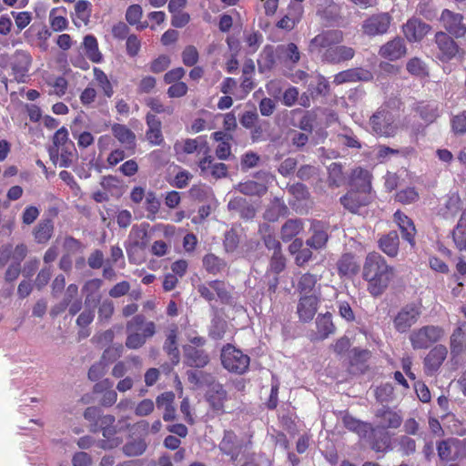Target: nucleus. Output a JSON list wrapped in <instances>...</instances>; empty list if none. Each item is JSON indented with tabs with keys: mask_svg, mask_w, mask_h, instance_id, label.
<instances>
[{
	"mask_svg": "<svg viewBox=\"0 0 466 466\" xmlns=\"http://www.w3.org/2000/svg\"><path fill=\"white\" fill-rule=\"evenodd\" d=\"M276 54L278 60L286 66H294L300 59L299 47L294 43L278 46Z\"/></svg>",
	"mask_w": 466,
	"mask_h": 466,
	"instance_id": "19",
	"label": "nucleus"
},
{
	"mask_svg": "<svg viewBox=\"0 0 466 466\" xmlns=\"http://www.w3.org/2000/svg\"><path fill=\"white\" fill-rule=\"evenodd\" d=\"M50 86V94H55L57 96H62L65 95L66 90L67 88V81L66 78L59 76L49 82Z\"/></svg>",
	"mask_w": 466,
	"mask_h": 466,
	"instance_id": "59",
	"label": "nucleus"
},
{
	"mask_svg": "<svg viewBox=\"0 0 466 466\" xmlns=\"http://www.w3.org/2000/svg\"><path fill=\"white\" fill-rule=\"evenodd\" d=\"M113 383L108 379H106L95 385L94 390L96 392H103L105 390L101 400V403L104 406H112L117 400V394L111 389Z\"/></svg>",
	"mask_w": 466,
	"mask_h": 466,
	"instance_id": "32",
	"label": "nucleus"
},
{
	"mask_svg": "<svg viewBox=\"0 0 466 466\" xmlns=\"http://www.w3.org/2000/svg\"><path fill=\"white\" fill-rule=\"evenodd\" d=\"M399 236L396 231L384 235L379 240L380 249L389 257H396L399 251Z\"/></svg>",
	"mask_w": 466,
	"mask_h": 466,
	"instance_id": "31",
	"label": "nucleus"
},
{
	"mask_svg": "<svg viewBox=\"0 0 466 466\" xmlns=\"http://www.w3.org/2000/svg\"><path fill=\"white\" fill-rule=\"evenodd\" d=\"M394 220L400 229L402 238L411 246L415 245L416 228L412 220L400 210L394 213Z\"/></svg>",
	"mask_w": 466,
	"mask_h": 466,
	"instance_id": "22",
	"label": "nucleus"
},
{
	"mask_svg": "<svg viewBox=\"0 0 466 466\" xmlns=\"http://www.w3.org/2000/svg\"><path fill=\"white\" fill-rule=\"evenodd\" d=\"M406 53V47L400 38H395L383 46H381L380 54L381 56L390 60H397L403 56Z\"/></svg>",
	"mask_w": 466,
	"mask_h": 466,
	"instance_id": "27",
	"label": "nucleus"
},
{
	"mask_svg": "<svg viewBox=\"0 0 466 466\" xmlns=\"http://www.w3.org/2000/svg\"><path fill=\"white\" fill-rule=\"evenodd\" d=\"M400 127L396 113L388 106L380 107L370 118V131L379 137H393Z\"/></svg>",
	"mask_w": 466,
	"mask_h": 466,
	"instance_id": "2",
	"label": "nucleus"
},
{
	"mask_svg": "<svg viewBox=\"0 0 466 466\" xmlns=\"http://www.w3.org/2000/svg\"><path fill=\"white\" fill-rule=\"evenodd\" d=\"M31 65V56L25 51H16L12 57L11 66L15 79L17 82H25Z\"/></svg>",
	"mask_w": 466,
	"mask_h": 466,
	"instance_id": "14",
	"label": "nucleus"
},
{
	"mask_svg": "<svg viewBox=\"0 0 466 466\" xmlns=\"http://www.w3.org/2000/svg\"><path fill=\"white\" fill-rule=\"evenodd\" d=\"M76 17L84 24H87L91 15V4L88 1L81 0L75 5Z\"/></svg>",
	"mask_w": 466,
	"mask_h": 466,
	"instance_id": "51",
	"label": "nucleus"
},
{
	"mask_svg": "<svg viewBox=\"0 0 466 466\" xmlns=\"http://www.w3.org/2000/svg\"><path fill=\"white\" fill-rule=\"evenodd\" d=\"M177 158L182 161L187 155L198 153L207 155L209 151L207 140L203 137L177 140L174 144Z\"/></svg>",
	"mask_w": 466,
	"mask_h": 466,
	"instance_id": "7",
	"label": "nucleus"
},
{
	"mask_svg": "<svg viewBox=\"0 0 466 466\" xmlns=\"http://www.w3.org/2000/svg\"><path fill=\"white\" fill-rule=\"evenodd\" d=\"M143 11L139 5H130L126 12V19L130 25H137L142 17Z\"/></svg>",
	"mask_w": 466,
	"mask_h": 466,
	"instance_id": "60",
	"label": "nucleus"
},
{
	"mask_svg": "<svg viewBox=\"0 0 466 466\" xmlns=\"http://www.w3.org/2000/svg\"><path fill=\"white\" fill-rule=\"evenodd\" d=\"M319 300V297L315 294L301 296L297 308L300 320L308 322L314 318L318 310Z\"/></svg>",
	"mask_w": 466,
	"mask_h": 466,
	"instance_id": "17",
	"label": "nucleus"
},
{
	"mask_svg": "<svg viewBox=\"0 0 466 466\" xmlns=\"http://www.w3.org/2000/svg\"><path fill=\"white\" fill-rule=\"evenodd\" d=\"M276 50L272 46H266L258 60V69L260 72L270 70L276 64Z\"/></svg>",
	"mask_w": 466,
	"mask_h": 466,
	"instance_id": "40",
	"label": "nucleus"
},
{
	"mask_svg": "<svg viewBox=\"0 0 466 466\" xmlns=\"http://www.w3.org/2000/svg\"><path fill=\"white\" fill-rule=\"evenodd\" d=\"M147 124L148 127L146 133L147 141L152 145H160L163 142L160 120L155 115L148 113L147 115Z\"/></svg>",
	"mask_w": 466,
	"mask_h": 466,
	"instance_id": "26",
	"label": "nucleus"
},
{
	"mask_svg": "<svg viewBox=\"0 0 466 466\" xmlns=\"http://www.w3.org/2000/svg\"><path fill=\"white\" fill-rule=\"evenodd\" d=\"M318 282V278L315 275L307 273L301 276L299 281V289L303 295H316V284Z\"/></svg>",
	"mask_w": 466,
	"mask_h": 466,
	"instance_id": "47",
	"label": "nucleus"
},
{
	"mask_svg": "<svg viewBox=\"0 0 466 466\" xmlns=\"http://www.w3.org/2000/svg\"><path fill=\"white\" fill-rule=\"evenodd\" d=\"M203 266L208 272L215 275L226 268V262L214 254H208L203 258Z\"/></svg>",
	"mask_w": 466,
	"mask_h": 466,
	"instance_id": "46",
	"label": "nucleus"
},
{
	"mask_svg": "<svg viewBox=\"0 0 466 466\" xmlns=\"http://www.w3.org/2000/svg\"><path fill=\"white\" fill-rule=\"evenodd\" d=\"M452 353L460 354L466 350V323L460 325L453 332L451 339Z\"/></svg>",
	"mask_w": 466,
	"mask_h": 466,
	"instance_id": "34",
	"label": "nucleus"
},
{
	"mask_svg": "<svg viewBox=\"0 0 466 466\" xmlns=\"http://www.w3.org/2000/svg\"><path fill=\"white\" fill-rule=\"evenodd\" d=\"M83 46L86 56L93 63H100L102 61V54L98 49L96 38L92 35H87L84 37Z\"/></svg>",
	"mask_w": 466,
	"mask_h": 466,
	"instance_id": "33",
	"label": "nucleus"
},
{
	"mask_svg": "<svg viewBox=\"0 0 466 466\" xmlns=\"http://www.w3.org/2000/svg\"><path fill=\"white\" fill-rule=\"evenodd\" d=\"M155 408V403L149 399H145L137 403L135 408V413L137 416L144 417L152 413Z\"/></svg>",
	"mask_w": 466,
	"mask_h": 466,
	"instance_id": "61",
	"label": "nucleus"
},
{
	"mask_svg": "<svg viewBox=\"0 0 466 466\" xmlns=\"http://www.w3.org/2000/svg\"><path fill=\"white\" fill-rule=\"evenodd\" d=\"M359 266L350 254L343 255L338 262V269L339 274L344 276L354 275L358 271Z\"/></svg>",
	"mask_w": 466,
	"mask_h": 466,
	"instance_id": "43",
	"label": "nucleus"
},
{
	"mask_svg": "<svg viewBox=\"0 0 466 466\" xmlns=\"http://www.w3.org/2000/svg\"><path fill=\"white\" fill-rule=\"evenodd\" d=\"M421 314V307L417 303L407 304L402 307L393 319V326L400 333L407 332L417 323Z\"/></svg>",
	"mask_w": 466,
	"mask_h": 466,
	"instance_id": "5",
	"label": "nucleus"
},
{
	"mask_svg": "<svg viewBox=\"0 0 466 466\" xmlns=\"http://www.w3.org/2000/svg\"><path fill=\"white\" fill-rule=\"evenodd\" d=\"M466 447V441L456 438L448 439L439 442L437 446L438 455L442 461L456 460L463 453Z\"/></svg>",
	"mask_w": 466,
	"mask_h": 466,
	"instance_id": "10",
	"label": "nucleus"
},
{
	"mask_svg": "<svg viewBox=\"0 0 466 466\" xmlns=\"http://www.w3.org/2000/svg\"><path fill=\"white\" fill-rule=\"evenodd\" d=\"M441 20L445 29L455 37H462L466 34V25L462 23V15L454 14L450 10H444Z\"/></svg>",
	"mask_w": 466,
	"mask_h": 466,
	"instance_id": "15",
	"label": "nucleus"
},
{
	"mask_svg": "<svg viewBox=\"0 0 466 466\" xmlns=\"http://www.w3.org/2000/svg\"><path fill=\"white\" fill-rule=\"evenodd\" d=\"M76 148L69 149V147L59 148H49L50 159L55 165L60 167H68L73 164Z\"/></svg>",
	"mask_w": 466,
	"mask_h": 466,
	"instance_id": "23",
	"label": "nucleus"
},
{
	"mask_svg": "<svg viewBox=\"0 0 466 466\" xmlns=\"http://www.w3.org/2000/svg\"><path fill=\"white\" fill-rule=\"evenodd\" d=\"M391 20L392 18L388 13L372 15L363 22V33L370 36L386 34L391 24Z\"/></svg>",
	"mask_w": 466,
	"mask_h": 466,
	"instance_id": "9",
	"label": "nucleus"
},
{
	"mask_svg": "<svg viewBox=\"0 0 466 466\" xmlns=\"http://www.w3.org/2000/svg\"><path fill=\"white\" fill-rule=\"evenodd\" d=\"M371 78L370 72L360 68L349 69L337 74L334 76V83L337 85L345 82L367 81Z\"/></svg>",
	"mask_w": 466,
	"mask_h": 466,
	"instance_id": "28",
	"label": "nucleus"
},
{
	"mask_svg": "<svg viewBox=\"0 0 466 466\" xmlns=\"http://www.w3.org/2000/svg\"><path fill=\"white\" fill-rule=\"evenodd\" d=\"M182 60L185 66H193L198 61V52L193 46H187L182 52Z\"/></svg>",
	"mask_w": 466,
	"mask_h": 466,
	"instance_id": "56",
	"label": "nucleus"
},
{
	"mask_svg": "<svg viewBox=\"0 0 466 466\" xmlns=\"http://www.w3.org/2000/svg\"><path fill=\"white\" fill-rule=\"evenodd\" d=\"M77 292H78V288L76 285H75V284L69 285L66 289L65 301L61 305L54 307L52 309V314L58 315L59 313L64 311L65 309L69 304V301H71V299L77 295Z\"/></svg>",
	"mask_w": 466,
	"mask_h": 466,
	"instance_id": "54",
	"label": "nucleus"
},
{
	"mask_svg": "<svg viewBox=\"0 0 466 466\" xmlns=\"http://www.w3.org/2000/svg\"><path fill=\"white\" fill-rule=\"evenodd\" d=\"M430 26L421 21L413 18L410 19L403 25V33L410 42L420 41L429 32Z\"/></svg>",
	"mask_w": 466,
	"mask_h": 466,
	"instance_id": "20",
	"label": "nucleus"
},
{
	"mask_svg": "<svg viewBox=\"0 0 466 466\" xmlns=\"http://www.w3.org/2000/svg\"><path fill=\"white\" fill-rule=\"evenodd\" d=\"M370 179L371 176L366 169L358 167L352 171L351 181L353 187L356 188L370 191Z\"/></svg>",
	"mask_w": 466,
	"mask_h": 466,
	"instance_id": "37",
	"label": "nucleus"
},
{
	"mask_svg": "<svg viewBox=\"0 0 466 466\" xmlns=\"http://www.w3.org/2000/svg\"><path fill=\"white\" fill-rule=\"evenodd\" d=\"M15 18V25L19 30L25 28L32 20V15L29 12H12Z\"/></svg>",
	"mask_w": 466,
	"mask_h": 466,
	"instance_id": "63",
	"label": "nucleus"
},
{
	"mask_svg": "<svg viewBox=\"0 0 466 466\" xmlns=\"http://www.w3.org/2000/svg\"><path fill=\"white\" fill-rule=\"evenodd\" d=\"M448 350L443 345H436L426 355L423 360L426 374L433 375L446 360Z\"/></svg>",
	"mask_w": 466,
	"mask_h": 466,
	"instance_id": "12",
	"label": "nucleus"
},
{
	"mask_svg": "<svg viewBox=\"0 0 466 466\" xmlns=\"http://www.w3.org/2000/svg\"><path fill=\"white\" fill-rule=\"evenodd\" d=\"M238 445H237V436L232 431H226L224 437L219 444L220 451L231 456L232 461H236L238 457Z\"/></svg>",
	"mask_w": 466,
	"mask_h": 466,
	"instance_id": "36",
	"label": "nucleus"
},
{
	"mask_svg": "<svg viewBox=\"0 0 466 466\" xmlns=\"http://www.w3.org/2000/svg\"><path fill=\"white\" fill-rule=\"evenodd\" d=\"M302 14L301 6L293 7L288 15L282 17L277 24L278 27L291 30L299 22Z\"/></svg>",
	"mask_w": 466,
	"mask_h": 466,
	"instance_id": "41",
	"label": "nucleus"
},
{
	"mask_svg": "<svg viewBox=\"0 0 466 466\" xmlns=\"http://www.w3.org/2000/svg\"><path fill=\"white\" fill-rule=\"evenodd\" d=\"M343 39L342 32L339 30H329L323 32L311 39L309 51L311 54L319 55L322 57V54L333 46L340 43Z\"/></svg>",
	"mask_w": 466,
	"mask_h": 466,
	"instance_id": "8",
	"label": "nucleus"
},
{
	"mask_svg": "<svg viewBox=\"0 0 466 466\" xmlns=\"http://www.w3.org/2000/svg\"><path fill=\"white\" fill-rule=\"evenodd\" d=\"M372 198L370 191L365 189H352L341 198L342 205L352 213H357L359 208L368 205Z\"/></svg>",
	"mask_w": 466,
	"mask_h": 466,
	"instance_id": "11",
	"label": "nucleus"
},
{
	"mask_svg": "<svg viewBox=\"0 0 466 466\" xmlns=\"http://www.w3.org/2000/svg\"><path fill=\"white\" fill-rule=\"evenodd\" d=\"M123 353V346L121 344L108 347L103 353L102 360L106 364L120 358Z\"/></svg>",
	"mask_w": 466,
	"mask_h": 466,
	"instance_id": "57",
	"label": "nucleus"
},
{
	"mask_svg": "<svg viewBox=\"0 0 466 466\" xmlns=\"http://www.w3.org/2000/svg\"><path fill=\"white\" fill-rule=\"evenodd\" d=\"M143 324V316L137 315L132 319H130L127 324V329L128 332L126 346L128 349L136 350L142 347L145 342V337H142L139 331H137V328Z\"/></svg>",
	"mask_w": 466,
	"mask_h": 466,
	"instance_id": "18",
	"label": "nucleus"
},
{
	"mask_svg": "<svg viewBox=\"0 0 466 466\" xmlns=\"http://www.w3.org/2000/svg\"><path fill=\"white\" fill-rule=\"evenodd\" d=\"M445 331L439 326L427 325L413 329L409 336L413 350H426L432 344L441 341Z\"/></svg>",
	"mask_w": 466,
	"mask_h": 466,
	"instance_id": "3",
	"label": "nucleus"
},
{
	"mask_svg": "<svg viewBox=\"0 0 466 466\" xmlns=\"http://www.w3.org/2000/svg\"><path fill=\"white\" fill-rule=\"evenodd\" d=\"M111 129L114 137L126 148H132L135 147L136 136L127 127L121 124H114Z\"/></svg>",
	"mask_w": 466,
	"mask_h": 466,
	"instance_id": "29",
	"label": "nucleus"
},
{
	"mask_svg": "<svg viewBox=\"0 0 466 466\" xmlns=\"http://www.w3.org/2000/svg\"><path fill=\"white\" fill-rule=\"evenodd\" d=\"M303 229V225L299 219H289L281 228V239L283 241H289L294 237L299 235Z\"/></svg>",
	"mask_w": 466,
	"mask_h": 466,
	"instance_id": "39",
	"label": "nucleus"
},
{
	"mask_svg": "<svg viewBox=\"0 0 466 466\" xmlns=\"http://www.w3.org/2000/svg\"><path fill=\"white\" fill-rule=\"evenodd\" d=\"M53 233V223L51 220H43L35 227L34 230L35 239L38 243H46L51 238Z\"/></svg>",
	"mask_w": 466,
	"mask_h": 466,
	"instance_id": "45",
	"label": "nucleus"
},
{
	"mask_svg": "<svg viewBox=\"0 0 466 466\" xmlns=\"http://www.w3.org/2000/svg\"><path fill=\"white\" fill-rule=\"evenodd\" d=\"M419 198L417 191L413 187H407L399 191L396 199L402 204H410Z\"/></svg>",
	"mask_w": 466,
	"mask_h": 466,
	"instance_id": "58",
	"label": "nucleus"
},
{
	"mask_svg": "<svg viewBox=\"0 0 466 466\" xmlns=\"http://www.w3.org/2000/svg\"><path fill=\"white\" fill-rule=\"evenodd\" d=\"M185 355L190 366L204 367L208 362V356L192 346L185 347Z\"/></svg>",
	"mask_w": 466,
	"mask_h": 466,
	"instance_id": "35",
	"label": "nucleus"
},
{
	"mask_svg": "<svg viewBox=\"0 0 466 466\" xmlns=\"http://www.w3.org/2000/svg\"><path fill=\"white\" fill-rule=\"evenodd\" d=\"M310 236L306 241L310 248L319 250L326 247L329 239L328 227L320 221H313L309 228Z\"/></svg>",
	"mask_w": 466,
	"mask_h": 466,
	"instance_id": "13",
	"label": "nucleus"
},
{
	"mask_svg": "<svg viewBox=\"0 0 466 466\" xmlns=\"http://www.w3.org/2000/svg\"><path fill=\"white\" fill-rule=\"evenodd\" d=\"M176 338H177L176 330L171 329L167 335V340L165 343V350H167L168 355L171 357L172 361L175 363L178 362V357H179V353H178V350H177V342H176Z\"/></svg>",
	"mask_w": 466,
	"mask_h": 466,
	"instance_id": "52",
	"label": "nucleus"
},
{
	"mask_svg": "<svg viewBox=\"0 0 466 466\" xmlns=\"http://www.w3.org/2000/svg\"><path fill=\"white\" fill-rule=\"evenodd\" d=\"M451 127L456 134L466 133V111L452 117Z\"/></svg>",
	"mask_w": 466,
	"mask_h": 466,
	"instance_id": "62",
	"label": "nucleus"
},
{
	"mask_svg": "<svg viewBox=\"0 0 466 466\" xmlns=\"http://www.w3.org/2000/svg\"><path fill=\"white\" fill-rule=\"evenodd\" d=\"M66 9L61 8H53L49 13V23L54 31H63L67 25L68 22L66 18Z\"/></svg>",
	"mask_w": 466,
	"mask_h": 466,
	"instance_id": "38",
	"label": "nucleus"
},
{
	"mask_svg": "<svg viewBox=\"0 0 466 466\" xmlns=\"http://www.w3.org/2000/svg\"><path fill=\"white\" fill-rule=\"evenodd\" d=\"M401 420L397 412L390 410H380L376 414V426L380 429L398 428Z\"/></svg>",
	"mask_w": 466,
	"mask_h": 466,
	"instance_id": "25",
	"label": "nucleus"
},
{
	"mask_svg": "<svg viewBox=\"0 0 466 466\" xmlns=\"http://www.w3.org/2000/svg\"><path fill=\"white\" fill-rule=\"evenodd\" d=\"M354 50L351 47L339 46L328 48L322 54V60L329 63H339L341 61L350 60L354 56Z\"/></svg>",
	"mask_w": 466,
	"mask_h": 466,
	"instance_id": "24",
	"label": "nucleus"
},
{
	"mask_svg": "<svg viewBox=\"0 0 466 466\" xmlns=\"http://www.w3.org/2000/svg\"><path fill=\"white\" fill-rule=\"evenodd\" d=\"M460 208L461 198L459 195L455 193L448 195L444 202V208L441 209L442 216L446 218H453Z\"/></svg>",
	"mask_w": 466,
	"mask_h": 466,
	"instance_id": "44",
	"label": "nucleus"
},
{
	"mask_svg": "<svg viewBox=\"0 0 466 466\" xmlns=\"http://www.w3.org/2000/svg\"><path fill=\"white\" fill-rule=\"evenodd\" d=\"M146 450V444L143 441H133L127 443L123 447V451L127 456H137L142 454Z\"/></svg>",
	"mask_w": 466,
	"mask_h": 466,
	"instance_id": "55",
	"label": "nucleus"
},
{
	"mask_svg": "<svg viewBox=\"0 0 466 466\" xmlns=\"http://www.w3.org/2000/svg\"><path fill=\"white\" fill-rule=\"evenodd\" d=\"M94 79L102 89L105 96L110 97L113 95V87L107 76L98 67H94Z\"/></svg>",
	"mask_w": 466,
	"mask_h": 466,
	"instance_id": "48",
	"label": "nucleus"
},
{
	"mask_svg": "<svg viewBox=\"0 0 466 466\" xmlns=\"http://www.w3.org/2000/svg\"><path fill=\"white\" fill-rule=\"evenodd\" d=\"M438 46L437 56L441 61L452 59L459 52L457 44L445 33L439 32L435 35Z\"/></svg>",
	"mask_w": 466,
	"mask_h": 466,
	"instance_id": "16",
	"label": "nucleus"
},
{
	"mask_svg": "<svg viewBox=\"0 0 466 466\" xmlns=\"http://www.w3.org/2000/svg\"><path fill=\"white\" fill-rule=\"evenodd\" d=\"M207 400L214 410L223 412L227 391L221 384L212 383L207 391Z\"/></svg>",
	"mask_w": 466,
	"mask_h": 466,
	"instance_id": "21",
	"label": "nucleus"
},
{
	"mask_svg": "<svg viewBox=\"0 0 466 466\" xmlns=\"http://www.w3.org/2000/svg\"><path fill=\"white\" fill-rule=\"evenodd\" d=\"M316 339L320 340L327 339L335 331V326L332 322L331 315L329 313L319 315L316 320Z\"/></svg>",
	"mask_w": 466,
	"mask_h": 466,
	"instance_id": "30",
	"label": "nucleus"
},
{
	"mask_svg": "<svg viewBox=\"0 0 466 466\" xmlns=\"http://www.w3.org/2000/svg\"><path fill=\"white\" fill-rule=\"evenodd\" d=\"M344 424L345 426L353 431H356L359 435H365L368 430L370 429L369 425L366 423H363L352 417L346 416L344 418Z\"/></svg>",
	"mask_w": 466,
	"mask_h": 466,
	"instance_id": "53",
	"label": "nucleus"
},
{
	"mask_svg": "<svg viewBox=\"0 0 466 466\" xmlns=\"http://www.w3.org/2000/svg\"><path fill=\"white\" fill-rule=\"evenodd\" d=\"M363 279L368 283L369 292L378 297L389 287L394 278V268L388 265L382 256L370 253L363 265Z\"/></svg>",
	"mask_w": 466,
	"mask_h": 466,
	"instance_id": "1",
	"label": "nucleus"
},
{
	"mask_svg": "<svg viewBox=\"0 0 466 466\" xmlns=\"http://www.w3.org/2000/svg\"><path fill=\"white\" fill-rule=\"evenodd\" d=\"M197 290L199 295L208 302L218 299L222 303H228L230 299L228 286L220 280H212L198 284Z\"/></svg>",
	"mask_w": 466,
	"mask_h": 466,
	"instance_id": "6",
	"label": "nucleus"
},
{
	"mask_svg": "<svg viewBox=\"0 0 466 466\" xmlns=\"http://www.w3.org/2000/svg\"><path fill=\"white\" fill-rule=\"evenodd\" d=\"M240 193L248 196H261L266 193L267 187L265 184L248 180L239 183L236 187Z\"/></svg>",
	"mask_w": 466,
	"mask_h": 466,
	"instance_id": "42",
	"label": "nucleus"
},
{
	"mask_svg": "<svg viewBox=\"0 0 466 466\" xmlns=\"http://www.w3.org/2000/svg\"><path fill=\"white\" fill-rule=\"evenodd\" d=\"M106 366L107 364L102 360L99 362L95 363L89 369L88 378L94 381L99 380L106 373Z\"/></svg>",
	"mask_w": 466,
	"mask_h": 466,
	"instance_id": "64",
	"label": "nucleus"
},
{
	"mask_svg": "<svg viewBox=\"0 0 466 466\" xmlns=\"http://www.w3.org/2000/svg\"><path fill=\"white\" fill-rule=\"evenodd\" d=\"M221 361L228 371L242 374L248 369L250 359L240 350L228 344L222 350Z\"/></svg>",
	"mask_w": 466,
	"mask_h": 466,
	"instance_id": "4",
	"label": "nucleus"
},
{
	"mask_svg": "<svg viewBox=\"0 0 466 466\" xmlns=\"http://www.w3.org/2000/svg\"><path fill=\"white\" fill-rule=\"evenodd\" d=\"M417 111L420 113L421 118L428 123L433 122L439 116L435 103H420Z\"/></svg>",
	"mask_w": 466,
	"mask_h": 466,
	"instance_id": "49",
	"label": "nucleus"
},
{
	"mask_svg": "<svg viewBox=\"0 0 466 466\" xmlns=\"http://www.w3.org/2000/svg\"><path fill=\"white\" fill-rule=\"evenodd\" d=\"M63 147H69V149H74V143L69 140L68 131L66 127H61L55 133L53 146L50 148H59Z\"/></svg>",
	"mask_w": 466,
	"mask_h": 466,
	"instance_id": "50",
	"label": "nucleus"
}]
</instances>
